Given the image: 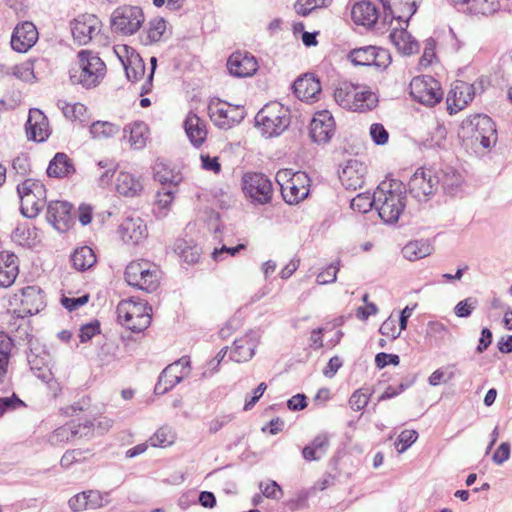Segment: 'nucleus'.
I'll list each match as a JSON object with an SVG mask.
<instances>
[{"label":"nucleus","instance_id":"1","mask_svg":"<svg viewBox=\"0 0 512 512\" xmlns=\"http://www.w3.org/2000/svg\"><path fill=\"white\" fill-rule=\"evenodd\" d=\"M106 74L104 61L94 52L81 50L77 60L69 70L70 80L73 84L90 89L98 86Z\"/></svg>","mask_w":512,"mask_h":512},{"label":"nucleus","instance_id":"2","mask_svg":"<svg viewBox=\"0 0 512 512\" xmlns=\"http://www.w3.org/2000/svg\"><path fill=\"white\" fill-rule=\"evenodd\" d=\"M376 210L385 223H396L406 206V196L396 182H382L375 190Z\"/></svg>","mask_w":512,"mask_h":512},{"label":"nucleus","instance_id":"3","mask_svg":"<svg viewBox=\"0 0 512 512\" xmlns=\"http://www.w3.org/2000/svg\"><path fill=\"white\" fill-rule=\"evenodd\" d=\"M335 101L344 109L365 112L377 106L378 98L367 85L342 82L334 91Z\"/></svg>","mask_w":512,"mask_h":512},{"label":"nucleus","instance_id":"4","mask_svg":"<svg viewBox=\"0 0 512 512\" xmlns=\"http://www.w3.org/2000/svg\"><path fill=\"white\" fill-rule=\"evenodd\" d=\"M117 317L119 323L127 329L141 332L151 323V307L141 299H125L117 305Z\"/></svg>","mask_w":512,"mask_h":512},{"label":"nucleus","instance_id":"5","mask_svg":"<svg viewBox=\"0 0 512 512\" xmlns=\"http://www.w3.org/2000/svg\"><path fill=\"white\" fill-rule=\"evenodd\" d=\"M256 126L267 138L283 133L290 124V112L279 102L266 104L255 116Z\"/></svg>","mask_w":512,"mask_h":512},{"label":"nucleus","instance_id":"6","mask_svg":"<svg viewBox=\"0 0 512 512\" xmlns=\"http://www.w3.org/2000/svg\"><path fill=\"white\" fill-rule=\"evenodd\" d=\"M20 211L27 218H35L47 203L45 185L36 179L28 178L17 185Z\"/></svg>","mask_w":512,"mask_h":512},{"label":"nucleus","instance_id":"7","mask_svg":"<svg viewBox=\"0 0 512 512\" xmlns=\"http://www.w3.org/2000/svg\"><path fill=\"white\" fill-rule=\"evenodd\" d=\"M461 133L473 145L479 143L485 149L492 147L497 141L495 124L487 115L478 114L465 119L461 125Z\"/></svg>","mask_w":512,"mask_h":512},{"label":"nucleus","instance_id":"8","mask_svg":"<svg viewBox=\"0 0 512 512\" xmlns=\"http://www.w3.org/2000/svg\"><path fill=\"white\" fill-rule=\"evenodd\" d=\"M125 279L129 285L151 293L159 285L160 271L156 265L149 261H132L126 267Z\"/></svg>","mask_w":512,"mask_h":512},{"label":"nucleus","instance_id":"9","mask_svg":"<svg viewBox=\"0 0 512 512\" xmlns=\"http://www.w3.org/2000/svg\"><path fill=\"white\" fill-rule=\"evenodd\" d=\"M145 22V15L139 6L122 5L116 8L111 15L113 31L123 36L137 33Z\"/></svg>","mask_w":512,"mask_h":512},{"label":"nucleus","instance_id":"10","mask_svg":"<svg viewBox=\"0 0 512 512\" xmlns=\"http://www.w3.org/2000/svg\"><path fill=\"white\" fill-rule=\"evenodd\" d=\"M9 306L18 317L36 314L43 306V296L35 286H27L9 298Z\"/></svg>","mask_w":512,"mask_h":512},{"label":"nucleus","instance_id":"11","mask_svg":"<svg viewBox=\"0 0 512 512\" xmlns=\"http://www.w3.org/2000/svg\"><path fill=\"white\" fill-rule=\"evenodd\" d=\"M410 95L412 98L429 107L439 103L443 97L440 84L431 76L414 77L410 82Z\"/></svg>","mask_w":512,"mask_h":512},{"label":"nucleus","instance_id":"12","mask_svg":"<svg viewBox=\"0 0 512 512\" xmlns=\"http://www.w3.org/2000/svg\"><path fill=\"white\" fill-rule=\"evenodd\" d=\"M208 111L213 123L219 128L225 130L240 123L245 117L243 107L231 105L219 99H213L210 101Z\"/></svg>","mask_w":512,"mask_h":512},{"label":"nucleus","instance_id":"13","mask_svg":"<svg viewBox=\"0 0 512 512\" xmlns=\"http://www.w3.org/2000/svg\"><path fill=\"white\" fill-rule=\"evenodd\" d=\"M243 191L252 203L264 205L271 201L273 187L262 173H247L243 176Z\"/></svg>","mask_w":512,"mask_h":512},{"label":"nucleus","instance_id":"14","mask_svg":"<svg viewBox=\"0 0 512 512\" xmlns=\"http://www.w3.org/2000/svg\"><path fill=\"white\" fill-rule=\"evenodd\" d=\"M349 59L355 65L374 66L377 69H386L392 61L390 52L384 48L366 46L354 49L349 54Z\"/></svg>","mask_w":512,"mask_h":512},{"label":"nucleus","instance_id":"15","mask_svg":"<svg viewBox=\"0 0 512 512\" xmlns=\"http://www.w3.org/2000/svg\"><path fill=\"white\" fill-rule=\"evenodd\" d=\"M190 374V359L182 357L179 360L168 365L160 374L159 380L155 386L158 394H164Z\"/></svg>","mask_w":512,"mask_h":512},{"label":"nucleus","instance_id":"16","mask_svg":"<svg viewBox=\"0 0 512 512\" xmlns=\"http://www.w3.org/2000/svg\"><path fill=\"white\" fill-rule=\"evenodd\" d=\"M113 51L121 62L129 81L137 82L145 74V64L136 50L128 45L114 46Z\"/></svg>","mask_w":512,"mask_h":512},{"label":"nucleus","instance_id":"17","mask_svg":"<svg viewBox=\"0 0 512 512\" xmlns=\"http://www.w3.org/2000/svg\"><path fill=\"white\" fill-rule=\"evenodd\" d=\"M440 180L430 170L419 168L409 180V191L419 201L428 199L437 189Z\"/></svg>","mask_w":512,"mask_h":512},{"label":"nucleus","instance_id":"18","mask_svg":"<svg viewBox=\"0 0 512 512\" xmlns=\"http://www.w3.org/2000/svg\"><path fill=\"white\" fill-rule=\"evenodd\" d=\"M101 30V21L93 14H82L71 22V32L80 45L89 43Z\"/></svg>","mask_w":512,"mask_h":512},{"label":"nucleus","instance_id":"19","mask_svg":"<svg viewBox=\"0 0 512 512\" xmlns=\"http://www.w3.org/2000/svg\"><path fill=\"white\" fill-rule=\"evenodd\" d=\"M475 96L473 84L464 81H455L447 95V108L450 114H455L464 109Z\"/></svg>","mask_w":512,"mask_h":512},{"label":"nucleus","instance_id":"20","mask_svg":"<svg viewBox=\"0 0 512 512\" xmlns=\"http://www.w3.org/2000/svg\"><path fill=\"white\" fill-rule=\"evenodd\" d=\"M335 132V122L328 110L315 113L310 123V136L316 143H327Z\"/></svg>","mask_w":512,"mask_h":512},{"label":"nucleus","instance_id":"21","mask_svg":"<svg viewBox=\"0 0 512 512\" xmlns=\"http://www.w3.org/2000/svg\"><path fill=\"white\" fill-rule=\"evenodd\" d=\"M259 342L260 336L254 331H250L242 337L235 339L230 348V359L237 363L249 361L254 356Z\"/></svg>","mask_w":512,"mask_h":512},{"label":"nucleus","instance_id":"22","mask_svg":"<svg viewBox=\"0 0 512 512\" xmlns=\"http://www.w3.org/2000/svg\"><path fill=\"white\" fill-rule=\"evenodd\" d=\"M72 206L66 201H51L47 205V220L60 231H67L73 223Z\"/></svg>","mask_w":512,"mask_h":512},{"label":"nucleus","instance_id":"23","mask_svg":"<svg viewBox=\"0 0 512 512\" xmlns=\"http://www.w3.org/2000/svg\"><path fill=\"white\" fill-rule=\"evenodd\" d=\"M310 179L305 172H295V176L282 190L283 199L289 204H297L309 194Z\"/></svg>","mask_w":512,"mask_h":512},{"label":"nucleus","instance_id":"24","mask_svg":"<svg viewBox=\"0 0 512 512\" xmlns=\"http://www.w3.org/2000/svg\"><path fill=\"white\" fill-rule=\"evenodd\" d=\"M366 166L357 159H349L342 168L339 178L348 190L361 188L365 182Z\"/></svg>","mask_w":512,"mask_h":512},{"label":"nucleus","instance_id":"25","mask_svg":"<svg viewBox=\"0 0 512 512\" xmlns=\"http://www.w3.org/2000/svg\"><path fill=\"white\" fill-rule=\"evenodd\" d=\"M121 239L127 244H139L147 237V226L140 217H126L118 228Z\"/></svg>","mask_w":512,"mask_h":512},{"label":"nucleus","instance_id":"26","mask_svg":"<svg viewBox=\"0 0 512 512\" xmlns=\"http://www.w3.org/2000/svg\"><path fill=\"white\" fill-rule=\"evenodd\" d=\"M38 31L32 22H23L14 29L11 46L20 53L27 52L38 40Z\"/></svg>","mask_w":512,"mask_h":512},{"label":"nucleus","instance_id":"27","mask_svg":"<svg viewBox=\"0 0 512 512\" xmlns=\"http://www.w3.org/2000/svg\"><path fill=\"white\" fill-rule=\"evenodd\" d=\"M115 189L120 196L139 197L144 191L143 177L127 171H120L115 179Z\"/></svg>","mask_w":512,"mask_h":512},{"label":"nucleus","instance_id":"28","mask_svg":"<svg viewBox=\"0 0 512 512\" xmlns=\"http://www.w3.org/2000/svg\"><path fill=\"white\" fill-rule=\"evenodd\" d=\"M257 68L256 59L248 53L235 52L227 61L229 73L236 77L252 76L257 71Z\"/></svg>","mask_w":512,"mask_h":512},{"label":"nucleus","instance_id":"29","mask_svg":"<svg viewBox=\"0 0 512 512\" xmlns=\"http://www.w3.org/2000/svg\"><path fill=\"white\" fill-rule=\"evenodd\" d=\"M26 133L29 139L37 142H42L49 136V123L41 110L34 108L29 111Z\"/></svg>","mask_w":512,"mask_h":512},{"label":"nucleus","instance_id":"30","mask_svg":"<svg viewBox=\"0 0 512 512\" xmlns=\"http://www.w3.org/2000/svg\"><path fill=\"white\" fill-rule=\"evenodd\" d=\"M107 501L104 495L97 490H87L72 496L68 505L73 512H81L87 509H97L104 506Z\"/></svg>","mask_w":512,"mask_h":512},{"label":"nucleus","instance_id":"31","mask_svg":"<svg viewBox=\"0 0 512 512\" xmlns=\"http://www.w3.org/2000/svg\"><path fill=\"white\" fill-rule=\"evenodd\" d=\"M19 274L18 257L7 251L0 252V287L8 288Z\"/></svg>","mask_w":512,"mask_h":512},{"label":"nucleus","instance_id":"32","mask_svg":"<svg viewBox=\"0 0 512 512\" xmlns=\"http://www.w3.org/2000/svg\"><path fill=\"white\" fill-rule=\"evenodd\" d=\"M294 93L301 101H314L321 93V85L318 79L311 74H305L298 78L294 84Z\"/></svg>","mask_w":512,"mask_h":512},{"label":"nucleus","instance_id":"33","mask_svg":"<svg viewBox=\"0 0 512 512\" xmlns=\"http://www.w3.org/2000/svg\"><path fill=\"white\" fill-rule=\"evenodd\" d=\"M123 138L127 140L134 150L143 149L149 139L148 125L142 121H136L123 128Z\"/></svg>","mask_w":512,"mask_h":512},{"label":"nucleus","instance_id":"34","mask_svg":"<svg viewBox=\"0 0 512 512\" xmlns=\"http://www.w3.org/2000/svg\"><path fill=\"white\" fill-rule=\"evenodd\" d=\"M351 17L357 25L371 27L376 23L379 17V11L375 3L359 1L353 5Z\"/></svg>","mask_w":512,"mask_h":512},{"label":"nucleus","instance_id":"35","mask_svg":"<svg viewBox=\"0 0 512 512\" xmlns=\"http://www.w3.org/2000/svg\"><path fill=\"white\" fill-rule=\"evenodd\" d=\"M184 129L190 142L198 147L204 143L207 137L205 122L195 113L190 112L185 121Z\"/></svg>","mask_w":512,"mask_h":512},{"label":"nucleus","instance_id":"36","mask_svg":"<svg viewBox=\"0 0 512 512\" xmlns=\"http://www.w3.org/2000/svg\"><path fill=\"white\" fill-rule=\"evenodd\" d=\"M389 38L397 50L404 55H411L419 50L418 42L404 28H394Z\"/></svg>","mask_w":512,"mask_h":512},{"label":"nucleus","instance_id":"37","mask_svg":"<svg viewBox=\"0 0 512 512\" xmlns=\"http://www.w3.org/2000/svg\"><path fill=\"white\" fill-rule=\"evenodd\" d=\"M74 172V165L65 153H57L47 168L48 176L55 178L68 177L74 174Z\"/></svg>","mask_w":512,"mask_h":512},{"label":"nucleus","instance_id":"38","mask_svg":"<svg viewBox=\"0 0 512 512\" xmlns=\"http://www.w3.org/2000/svg\"><path fill=\"white\" fill-rule=\"evenodd\" d=\"M433 246L428 240H414L408 242L402 249L403 257L409 261H417L431 255Z\"/></svg>","mask_w":512,"mask_h":512},{"label":"nucleus","instance_id":"39","mask_svg":"<svg viewBox=\"0 0 512 512\" xmlns=\"http://www.w3.org/2000/svg\"><path fill=\"white\" fill-rule=\"evenodd\" d=\"M84 429L87 430V432H80V429H75V424H69L62 427H59L56 429L51 437V441L53 444L61 443V442H67L71 439L77 437H87L91 435V427L90 425H84Z\"/></svg>","mask_w":512,"mask_h":512},{"label":"nucleus","instance_id":"40","mask_svg":"<svg viewBox=\"0 0 512 512\" xmlns=\"http://www.w3.org/2000/svg\"><path fill=\"white\" fill-rule=\"evenodd\" d=\"M71 261L77 270L85 271L96 263V256L90 247L83 246L74 251Z\"/></svg>","mask_w":512,"mask_h":512},{"label":"nucleus","instance_id":"41","mask_svg":"<svg viewBox=\"0 0 512 512\" xmlns=\"http://www.w3.org/2000/svg\"><path fill=\"white\" fill-rule=\"evenodd\" d=\"M500 8V0H468L464 11L474 15L488 16Z\"/></svg>","mask_w":512,"mask_h":512},{"label":"nucleus","instance_id":"42","mask_svg":"<svg viewBox=\"0 0 512 512\" xmlns=\"http://www.w3.org/2000/svg\"><path fill=\"white\" fill-rule=\"evenodd\" d=\"M167 25L163 18H154L149 21L146 34L141 36V42L145 45H149L158 42L162 39L166 32Z\"/></svg>","mask_w":512,"mask_h":512},{"label":"nucleus","instance_id":"43","mask_svg":"<svg viewBox=\"0 0 512 512\" xmlns=\"http://www.w3.org/2000/svg\"><path fill=\"white\" fill-rule=\"evenodd\" d=\"M89 131L92 138L104 140L117 135L120 126L109 121H95L90 125Z\"/></svg>","mask_w":512,"mask_h":512},{"label":"nucleus","instance_id":"44","mask_svg":"<svg viewBox=\"0 0 512 512\" xmlns=\"http://www.w3.org/2000/svg\"><path fill=\"white\" fill-rule=\"evenodd\" d=\"M12 348V339L7 334L0 332V384L5 380Z\"/></svg>","mask_w":512,"mask_h":512},{"label":"nucleus","instance_id":"45","mask_svg":"<svg viewBox=\"0 0 512 512\" xmlns=\"http://www.w3.org/2000/svg\"><path fill=\"white\" fill-rule=\"evenodd\" d=\"M176 440V435L168 426L160 427L149 439L152 447L165 448L171 446Z\"/></svg>","mask_w":512,"mask_h":512},{"label":"nucleus","instance_id":"46","mask_svg":"<svg viewBox=\"0 0 512 512\" xmlns=\"http://www.w3.org/2000/svg\"><path fill=\"white\" fill-rule=\"evenodd\" d=\"M58 106L68 119L79 120L81 122L87 120V107L82 103L70 104L65 101H59Z\"/></svg>","mask_w":512,"mask_h":512},{"label":"nucleus","instance_id":"47","mask_svg":"<svg viewBox=\"0 0 512 512\" xmlns=\"http://www.w3.org/2000/svg\"><path fill=\"white\" fill-rule=\"evenodd\" d=\"M7 74H12L25 83H34L36 80L33 63L30 61L11 67L9 71H7Z\"/></svg>","mask_w":512,"mask_h":512},{"label":"nucleus","instance_id":"48","mask_svg":"<svg viewBox=\"0 0 512 512\" xmlns=\"http://www.w3.org/2000/svg\"><path fill=\"white\" fill-rule=\"evenodd\" d=\"M91 456V451L89 449H73L66 451L60 460V465L68 469L75 463H82Z\"/></svg>","mask_w":512,"mask_h":512},{"label":"nucleus","instance_id":"49","mask_svg":"<svg viewBox=\"0 0 512 512\" xmlns=\"http://www.w3.org/2000/svg\"><path fill=\"white\" fill-rule=\"evenodd\" d=\"M174 191L171 189L163 188L158 191L155 198V206L158 209V215L165 217L170 209L174 200Z\"/></svg>","mask_w":512,"mask_h":512},{"label":"nucleus","instance_id":"50","mask_svg":"<svg viewBox=\"0 0 512 512\" xmlns=\"http://www.w3.org/2000/svg\"><path fill=\"white\" fill-rule=\"evenodd\" d=\"M350 205L354 211H358L360 213H366L370 211L372 207L376 208L375 192L372 196L370 194H358L351 200Z\"/></svg>","mask_w":512,"mask_h":512},{"label":"nucleus","instance_id":"51","mask_svg":"<svg viewBox=\"0 0 512 512\" xmlns=\"http://www.w3.org/2000/svg\"><path fill=\"white\" fill-rule=\"evenodd\" d=\"M444 189L453 191L459 187L463 181L462 175L453 168H447L442 172V177L439 178Z\"/></svg>","mask_w":512,"mask_h":512},{"label":"nucleus","instance_id":"52","mask_svg":"<svg viewBox=\"0 0 512 512\" xmlns=\"http://www.w3.org/2000/svg\"><path fill=\"white\" fill-rule=\"evenodd\" d=\"M417 439L418 432L416 430H403L395 443L398 453L405 452Z\"/></svg>","mask_w":512,"mask_h":512},{"label":"nucleus","instance_id":"53","mask_svg":"<svg viewBox=\"0 0 512 512\" xmlns=\"http://www.w3.org/2000/svg\"><path fill=\"white\" fill-rule=\"evenodd\" d=\"M259 487L266 498L279 500L283 496V491L276 481L261 482Z\"/></svg>","mask_w":512,"mask_h":512},{"label":"nucleus","instance_id":"54","mask_svg":"<svg viewBox=\"0 0 512 512\" xmlns=\"http://www.w3.org/2000/svg\"><path fill=\"white\" fill-rule=\"evenodd\" d=\"M397 320L389 316L380 326L379 332L391 339H396L400 336L401 332L403 331L400 327L396 326Z\"/></svg>","mask_w":512,"mask_h":512},{"label":"nucleus","instance_id":"55","mask_svg":"<svg viewBox=\"0 0 512 512\" xmlns=\"http://www.w3.org/2000/svg\"><path fill=\"white\" fill-rule=\"evenodd\" d=\"M369 134L376 145H385L389 139V133L380 123H373L370 126Z\"/></svg>","mask_w":512,"mask_h":512},{"label":"nucleus","instance_id":"56","mask_svg":"<svg viewBox=\"0 0 512 512\" xmlns=\"http://www.w3.org/2000/svg\"><path fill=\"white\" fill-rule=\"evenodd\" d=\"M338 270H339L338 266H336L334 264L329 265L328 267H326L323 271H321L317 275V279H316L317 283L319 285L334 283L337 279Z\"/></svg>","mask_w":512,"mask_h":512},{"label":"nucleus","instance_id":"57","mask_svg":"<svg viewBox=\"0 0 512 512\" xmlns=\"http://www.w3.org/2000/svg\"><path fill=\"white\" fill-rule=\"evenodd\" d=\"M233 419L231 414L217 415L208 423V431L210 434H215L220 431L224 426L230 423Z\"/></svg>","mask_w":512,"mask_h":512},{"label":"nucleus","instance_id":"58","mask_svg":"<svg viewBox=\"0 0 512 512\" xmlns=\"http://www.w3.org/2000/svg\"><path fill=\"white\" fill-rule=\"evenodd\" d=\"M369 402V395L362 392V390L355 391L349 399L350 407L354 411L362 410Z\"/></svg>","mask_w":512,"mask_h":512},{"label":"nucleus","instance_id":"59","mask_svg":"<svg viewBox=\"0 0 512 512\" xmlns=\"http://www.w3.org/2000/svg\"><path fill=\"white\" fill-rule=\"evenodd\" d=\"M476 303H477V301L473 298H467L463 301H460L455 306V309H454L455 314L461 318L470 316L473 309L476 307Z\"/></svg>","mask_w":512,"mask_h":512},{"label":"nucleus","instance_id":"60","mask_svg":"<svg viewBox=\"0 0 512 512\" xmlns=\"http://www.w3.org/2000/svg\"><path fill=\"white\" fill-rule=\"evenodd\" d=\"M178 249L180 250L181 257L183 260L189 264H194L198 262L200 258V248L197 246H185L184 248H181V246H178Z\"/></svg>","mask_w":512,"mask_h":512},{"label":"nucleus","instance_id":"61","mask_svg":"<svg viewBox=\"0 0 512 512\" xmlns=\"http://www.w3.org/2000/svg\"><path fill=\"white\" fill-rule=\"evenodd\" d=\"M510 450L508 442L501 443L492 456L493 462L497 465H502L510 458Z\"/></svg>","mask_w":512,"mask_h":512},{"label":"nucleus","instance_id":"62","mask_svg":"<svg viewBox=\"0 0 512 512\" xmlns=\"http://www.w3.org/2000/svg\"><path fill=\"white\" fill-rule=\"evenodd\" d=\"M98 333H99V323L97 321L85 324L80 328V333H79L80 341L82 343H85Z\"/></svg>","mask_w":512,"mask_h":512},{"label":"nucleus","instance_id":"63","mask_svg":"<svg viewBox=\"0 0 512 512\" xmlns=\"http://www.w3.org/2000/svg\"><path fill=\"white\" fill-rule=\"evenodd\" d=\"M201 165L202 168L211 171L215 174H219L221 171V164L218 161V157H211L208 154H201Z\"/></svg>","mask_w":512,"mask_h":512},{"label":"nucleus","instance_id":"64","mask_svg":"<svg viewBox=\"0 0 512 512\" xmlns=\"http://www.w3.org/2000/svg\"><path fill=\"white\" fill-rule=\"evenodd\" d=\"M88 300V295H84L78 298L63 297L61 299V303L66 309H68L69 311H73L85 305L88 302Z\"/></svg>","mask_w":512,"mask_h":512}]
</instances>
